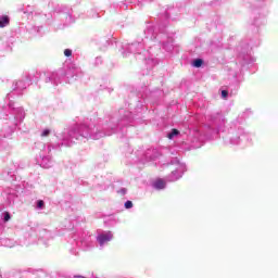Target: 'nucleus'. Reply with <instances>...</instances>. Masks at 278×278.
<instances>
[{
  "label": "nucleus",
  "mask_w": 278,
  "mask_h": 278,
  "mask_svg": "<svg viewBox=\"0 0 278 278\" xmlns=\"http://www.w3.org/2000/svg\"><path fill=\"white\" fill-rule=\"evenodd\" d=\"M49 134H51V130L45 129V130L42 131V134H41V137H42V138H47V136H49Z\"/></svg>",
  "instance_id": "8"
},
{
  "label": "nucleus",
  "mask_w": 278,
  "mask_h": 278,
  "mask_svg": "<svg viewBox=\"0 0 278 278\" xmlns=\"http://www.w3.org/2000/svg\"><path fill=\"white\" fill-rule=\"evenodd\" d=\"M192 66H194V68H201L203 66L202 59H195L192 63Z\"/></svg>",
  "instance_id": "4"
},
{
  "label": "nucleus",
  "mask_w": 278,
  "mask_h": 278,
  "mask_svg": "<svg viewBox=\"0 0 278 278\" xmlns=\"http://www.w3.org/2000/svg\"><path fill=\"white\" fill-rule=\"evenodd\" d=\"M153 186L156 190H164V188L166 187V182H164V180L162 179H157Z\"/></svg>",
  "instance_id": "3"
},
{
  "label": "nucleus",
  "mask_w": 278,
  "mask_h": 278,
  "mask_svg": "<svg viewBox=\"0 0 278 278\" xmlns=\"http://www.w3.org/2000/svg\"><path fill=\"white\" fill-rule=\"evenodd\" d=\"M122 192H124V194H125V192H127V190L126 189H123V191Z\"/></svg>",
  "instance_id": "12"
},
{
  "label": "nucleus",
  "mask_w": 278,
  "mask_h": 278,
  "mask_svg": "<svg viewBox=\"0 0 278 278\" xmlns=\"http://www.w3.org/2000/svg\"><path fill=\"white\" fill-rule=\"evenodd\" d=\"M125 207H126V210H131V207H134V203L131 201H126Z\"/></svg>",
  "instance_id": "7"
},
{
  "label": "nucleus",
  "mask_w": 278,
  "mask_h": 278,
  "mask_svg": "<svg viewBox=\"0 0 278 278\" xmlns=\"http://www.w3.org/2000/svg\"><path fill=\"white\" fill-rule=\"evenodd\" d=\"M113 236L112 232H108L105 235H100L98 236V242L100 244V247H103L104 242H110V240H112Z\"/></svg>",
  "instance_id": "1"
},
{
  "label": "nucleus",
  "mask_w": 278,
  "mask_h": 278,
  "mask_svg": "<svg viewBox=\"0 0 278 278\" xmlns=\"http://www.w3.org/2000/svg\"><path fill=\"white\" fill-rule=\"evenodd\" d=\"M64 55H65V58H71V55H73V50H71V49H65V50H64Z\"/></svg>",
  "instance_id": "6"
},
{
  "label": "nucleus",
  "mask_w": 278,
  "mask_h": 278,
  "mask_svg": "<svg viewBox=\"0 0 278 278\" xmlns=\"http://www.w3.org/2000/svg\"><path fill=\"white\" fill-rule=\"evenodd\" d=\"M10 25V16L4 15L0 17V28L8 27Z\"/></svg>",
  "instance_id": "2"
},
{
  "label": "nucleus",
  "mask_w": 278,
  "mask_h": 278,
  "mask_svg": "<svg viewBox=\"0 0 278 278\" xmlns=\"http://www.w3.org/2000/svg\"><path fill=\"white\" fill-rule=\"evenodd\" d=\"M175 136H179V130H177V128H173L172 132H169L167 135V138H169V140H173V138H175Z\"/></svg>",
  "instance_id": "5"
},
{
  "label": "nucleus",
  "mask_w": 278,
  "mask_h": 278,
  "mask_svg": "<svg viewBox=\"0 0 278 278\" xmlns=\"http://www.w3.org/2000/svg\"><path fill=\"white\" fill-rule=\"evenodd\" d=\"M10 220V213H5L4 215V223H8Z\"/></svg>",
  "instance_id": "11"
},
{
  "label": "nucleus",
  "mask_w": 278,
  "mask_h": 278,
  "mask_svg": "<svg viewBox=\"0 0 278 278\" xmlns=\"http://www.w3.org/2000/svg\"><path fill=\"white\" fill-rule=\"evenodd\" d=\"M222 97H223V99H227V97H229V91L223 90L222 91Z\"/></svg>",
  "instance_id": "10"
},
{
  "label": "nucleus",
  "mask_w": 278,
  "mask_h": 278,
  "mask_svg": "<svg viewBox=\"0 0 278 278\" xmlns=\"http://www.w3.org/2000/svg\"><path fill=\"white\" fill-rule=\"evenodd\" d=\"M37 207H39V210H42V207H45V201L39 200V201L37 202Z\"/></svg>",
  "instance_id": "9"
}]
</instances>
